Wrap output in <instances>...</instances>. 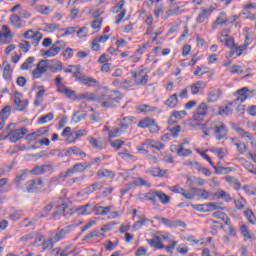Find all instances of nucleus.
I'll list each match as a JSON object with an SVG mask.
<instances>
[{"instance_id":"obj_1","label":"nucleus","mask_w":256,"mask_h":256,"mask_svg":"<svg viewBox=\"0 0 256 256\" xmlns=\"http://www.w3.org/2000/svg\"><path fill=\"white\" fill-rule=\"evenodd\" d=\"M211 131H214V136L217 141H221L227 137V126L221 121L217 120H209L202 125V137H209L211 135Z\"/></svg>"},{"instance_id":"obj_2","label":"nucleus","mask_w":256,"mask_h":256,"mask_svg":"<svg viewBox=\"0 0 256 256\" xmlns=\"http://www.w3.org/2000/svg\"><path fill=\"white\" fill-rule=\"evenodd\" d=\"M96 103H99L104 109H112V107H117V104L121 103V94L119 91L106 90L97 97Z\"/></svg>"},{"instance_id":"obj_3","label":"nucleus","mask_w":256,"mask_h":256,"mask_svg":"<svg viewBox=\"0 0 256 256\" xmlns=\"http://www.w3.org/2000/svg\"><path fill=\"white\" fill-rule=\"evenodd\" d=\"M15 123H10L5 130L0 134V141L9 139L10 143H17L20 139H23L29 130L27 128L15 129Z\"/></svg>"},{"instance_id":"obj_4","label":"nucleus","mask_w":256,"mask_h":256,"mask_svg":"<svg viewBox=\"0 0 256 256\" xmlns=\"http://www.w3.org/2000/svg\"><path fill=\"white\" fill-rule=\"evenodd\" d=\"M60 203L61 205L57 204V202H50L41 210L39 218L41 219L43 217H47V215H49V213H51V211L53 210V207H56L57 211L52 214V219H57V217H59V215H61V213H63L68 207L67 203L65 202V200H63V198H60Z\"/></svg>"},{"instance_id":"obj_5","label":"nucleus","mask_w":256,"mask_h":256,"mask_svg":"<svg viewBox=\"0 0 256 256\" xmlns=\"http://www.w3.org/2000/svg\"><path fill=\"white\" fill-rule=\"evenodd\" d=\"M81 225V222L78 224H70L62 229H58L57 231L50 232V239L55 243H59V241H63L65 239L66 235H69L71 231H74L76 227H79Z\"/></svg>"},{"instance_id":"obj_6","label":"nucleus","mask_w":256,"mask_h":256,"mask_svg":"<svg viewBox=\"0 0 256 256\" xmlns=\"http://www.w3.org/2000/svg\"><path fill=\"white\" fill-rule=\"evenodd\" d=\"M25 193H41L43 191V179L36 178L27 181L22 187Z\"/></svg>"},{"instance_id":"obj_7","label":"nucleus","mask_w":256,"mask_h":256,"mask_svg":"<svg viewBox=\"0 0 256 256\" xmlns=\"http://www.w3.org/2000/svg\"><path fill=\"white\" fill-rule=\"evenodd\" d=\"M50 67L51 62H49V60H40L36 65V68L31 72L33 79H41Z\"/></svg>"},{"instance_id":"obj_8","label":"nucleus","mask_w":256,"mask_h":256,"mask_svg":"<svg viewBox=\"0 0 256 256\" xmlns=\"http://www.w3.org/2000/svg\"><path fill=\"white\" fill-rule=\"evenodd\" d=\"M229 33H231L229 28L223 29L219 33L218 39L220 43H225V46L228 47V49H235V38L229 36Z\"/></svg>"},{"instance_id":"obj_9","label":"nucleus","mask_w":256,"mask_h":256,"mask_svg":"<svg viewBox=\"0 0 256 256\" xmlns=\"http://www.w3.org/2000/svg\"><path fill=\"white\" fill-rule=\"evenodd\" d=\"M131 75L135 85H146L147 81H149V75L146 69L132 71Z\"/></svg>"},{"instance_id":"obj_10","label":"nucleus","mask_w":256,"mask_h":256,"mask_svg":"<svg viewBox=\"0 0 256 256\" xmlns=\"http://www.w3.org/2000/svg\"><path fill=\"white\" fill-rule=\"evenodd\" d=\"M255 94L256 90H249L248 87H243L237 91L238 97L230 105H233V103H237V101H239L240 103H244V101H247V99H251V97H254Z\"/></svg>"},{"instance_id":"obj_11","label":"nucleus","mask_w":256,"mask_h":256,"mask_svg":"<svg viewBox=\"0 0 256 256\" xmlns=\"http://www.w3.org/2000/svg\"><path fill=\"white\" fill-rule=\"evenodd\" d=\"M253 43V40L251 39V36L247 34L245 36V41L243 45H240L238 47H235L233 50L230 51L229 57H233L236 55V57H241L245 51H247V47Z\"/></svg>"},{"instance_id":"obj_12","label":"nucleus","mask_w":256,"mask_h":256,"mask_svg":"<svg viewBox=\"0 0 256 256\" xmlns=\"http://www.w3.org/2000/svg\"><path fill=\"white\" fill-rule=\"evenodd\" d=\"M138 127L140 129H149L150 133H157L159 131V126L156 124L153 118H144L139 121Z\"/></svg>"},{"instance_id":"obj_13","label":"nucleus","mask_w":256,"mask_h":256,"mask_svg":"<svg viewBox=\"0 0 256 256\" xmlns=\"http://www.w3.org/2000/svg\"><path fill=\"white\" fill-rule=\"evenodd\" d=\"M155 219H157V221H161L165 227H169L170 229H177V227H187V224L181 220H171L160 216H155Z\"/></svg>"},{"instance_id":"obj_14","label":"nucleus","mask_w":256,"mask_h":256,"mask_svg":"<svg viewBox=\"0 0 256 256\" xmlns=\"http://www.w3.org/2000/svg\"><path fill=\"white\" fill-rule=\"evenodd\" d=\"M208 109H209V106H207V103L205 102L200 103L193 113L194 121H198V122L203 121L205 117H207Z\"/></svg>"},{"instance_id":"obj_15","label":"nucleus","mask_w":256,"mask_h":256,"mask_svg":"<svg viewBox=\"0 0 256 256\" xmlns=\"http://www.w3.org/2000/svg\"><path fill=\"white\" fill-rule=\"evenodd\" d=\"M147 243L154 249H165L163 244V234L156 232L152 235V239H147Z\"/></svg>"},{"instance_id":"obj_16","label":"nucleus","mask_w":256,"mask_h":256,"mask_svg":"<svg viewBox=\"0 0 256 256\" xmlns=\"http://www.w3.org/2000/svg\"><path fill=\"white\" fill-rule=\"evenodd\" d=\"M29 105V100L27 99H22L21 98V93L16 91L14 93V109L15 111H25Z\"/></svg>"},{"instance_id":"obj_17","label":"nucleus","mask_w":256,"mask_h":256,"mask_svg":"<svg viewBox=\"0 0 256 256\" xmlns=\"http://www.w3.org/2000/svg\"><path fill=\"white\" fill-rule=\"evenodd\" d=\"M176 123H177V119L172 114L168 120V125H169L168 131H170V133H172V137H174V138L179 137V132L181 131V126L177 125Z\"/></svg>"},{"instance_id":"obj_18","label":"nucleus","mask_w":256,"mask_h":256,"mask_svg":"<svg viewBox=\"0 0 256 256\" xmlns=\"http://www.w3.org/2000/svg\"><path fill=\"white\" fill-rule=\"evenodd\" d=\"M162 239L164 241H168V245L164 247V249H166V253H173V251H175V247H177V244L179 242H177V240H175V237L171 234H164L162 236Z\"/></svg>"},{"instance_id":"obj_19","label":"nucleus","mask_w":256,"mask_h":256,"mask_svg":"<svg viewBox=\"0 0 256 256\" xmlns=\"http://www.w3.org/2000/svg\"><path fill=\"white\" fill-rule=\"evenodd\" d=\"M205 87H207V82L203 80H199L196 83H193L189 86L191 95H200L203 91H205Z\"/></svg>"},{"instance_id":"obj_20","label":"nucleus","mask_w":256,"mask_h":256,"mask_svg":"<svg viewBox=\"0 0 256 256\" xmlns=\"http://www.w3.org/2000/svg\"><path fill=\"white\" fill-rule=\"evenodd\" d=\"M74 78L76 79V81H79V83H82V85H87L88 87H91V85H95V83H97L95 78L85 76L81 74V72H79L78 74L74 73Z\"/></svg>"},{"instance_id":"obj_21","label":"nucleus","mask_w":256,"mask_h":256,"mask_svg":"<svg viewBox=\"0 0 256 256\" xmlns=\"http://www.w3.org/2000/svg\"><path fill=\"white\" fill-rule=\"evenodd\" d=\"M213 13V7L203 8L196 18V23H205L209 19L210 15Z\"/></svg>"},{"instance_id":"obj_22","label":"nucleus","mask_w":256,"mask_h":256,"mask_svg":"<svg viewBox=\"0 0 256 256\" xmlns=\"http://www.w3.org/2000/svg\"><path fill=\"white\" fill-rule=\"evenodd\" d=\"M143 147H146V149H156V151H161L165 149V144L159 141L147 139L145 140Z\"/></svg>"},{"instance_id":"obj_23","label":"nucleus","mask_w":256,"mask_h":256,"mask_svg":"<svg viewBox=\"0 0 256 256\" xmlns=\"http://www.w3.org/2000/svg\"><path fill=\"white\" fill-rule=\"evenodd\" d=\"M234 130L238 133V135H240L241 137H244V139H248V141L251 142L252 147L256 148V139L253 138V135L251 133L245 131L241 127H236Z\"/></svg>"},{"instance_id":"obj_24","label":"nucleus","mask_w":256,"mask_h":256,"mask_svg":"<svg viewBox=\"0 0 256 256\" xmlns=\"http://www.w3.org/2000/svg\"><path fill=\"white\" fill-rule=\"evenodd\" d=\"M130 187H151V182L143 177L133 178L132 182L129 183Z\"/></svg>"},{"instance_id":"obj_25","label":"nucleus","mask_w":256,"mask_h":256,"mask_svg":"<svg viewBox=\"0 0 256 256\" xmlns=\"http://www.w3.org/2000/svg\"><path fill=\"white\" fill-rule=\"evenodd\" d=\"M93 211L95 215H109L111 211H113V206H101L99 204H96L93 206Z\"/></svg>"},{"instance_id":"obj_26","label":"nucleus","mask_w":256,"mask_h":256,"mask_svg":"<svg viewBox=\"0 0 256 256\" xmlns=\"http://www.w3.org/2000/svg\"><path fill=\"white\" fill-rule=\"evenodd\" d=\"M87 169H91V164H87L86 162L77 163L72 168H70V171H72V175L75 173H83L84 171H87Z\"/></svg>"},{"instance_id":"obj_27","label":"nucleus","mask_w":256,"mask_h":256,"mask_svg":"<svg viewBox=\"0 0 256 256\" xmlns=\"http://www.w3.org/2000/svg\"><path fill=\"white\" fill-rule=\"evenodd\" d=\"M59 93H63L65 97L68 99H72L73 101H77V96L75 95V91L69 89L67 86H59Z\"/></svg>"},{"instance_id":"obj_28","label":"nucleus","mask_w":256,"mask_h":256,"mask_svg":"<svg viewBox=\"0 0 256 256\" xmlns=\"http://www.w3.org/2000/svg\"><path fill=\"white\" fill-rule=\"evenodd\" d=\"M78 215H91L93 213V204L87 203L85 205L79 206L76 209Z\"/></svg>"},{"instance_id":"obj_29","label":"nucleus","mask_w":256,"mask_h":256,"mask_svg":"<svg viewBox=\"0 0 256 256\" xmlns=\"http://www.w3.org/2000/svg\"><path fill=\"white\" fill-rule=\"evenodd\" d=\"M10 23L14 29H21L23 27V19L18 14H12L10 16Z\"/></svg>"},{"instance_id":"obj_30","label":"nucleus","mask_w":256,"mask_h":256,"mask_svg":"<svg viewBox=\"0 0 256 256\" xmlns=\"http://www.w3.org/2000/svg\"><path fill=\"white\" fill-rule=\"evenodd\" d=\"M224 180L226 181V183L230 184L231 187H233V189H235L236 191H239V189H241V182L233 177V176H226L224 177Z\"/></svg>"},{"instance_id":"obj_31","label":"nucleus","mask_w":256,"mask_h":256,"mask_svg":"<svg viewBox=\"0 0 256 256\" xmlns=\"http://www.w3.org/2000/svg\"><path fill=\"white\" fill-rule=\"evenodd\" d=\"M164 105L169 107L170 109H175L177 105H179V99L177 98V94H172L165 102Z\"/></svg>"},{"instance_id":"obj_32","label":"nucleus","mask_w":256,"mask_h":256,"mask_svg":"<svg viewBox=\"0 0 256 256\" xmlns=\"http://www.w3.org/2000/svg\"><path fill=\"white\" fill-rule=\"evenodd\" d=\"M212 167L213 169H215L216 175H228V173H232V171H235V168L215 166V164Z\"/></svg>"},{"instance_id":"obj_33","label":"nucleus","mask_w":256,"mask_h":256,"mask_svg":"<svg viewBox=\"0 0 256 256\" xmlns=\"http://www.w3.org/2000/svg\"><path fill=\"white\" fill-rule=\"evenodd\" d=\"M147 173L152 175V177H165V175H167V170H163L161 168H150L147 170Z\"/></svg>"},{"instance_id":"obj_34","label":"nucleus","mask_w":256,"mask_h":256,"mask_svg":"<svg viewBox=\"0 0 256 256\" xmlns=\"http://www.w3.org/2000/svg\"><path fill=\"white\" fill-rule=\"evenodd\" d=\"M215 25H228V19H227V13L226 12H220L218 17L216 18L214 22L213 29H215Z\"/></svg>"},{"instance_id":"obj_35","label":"nucleus","mask_w":256,"mask_h":256,"mask_svg":"<svg viewBox=\"0 0 256 256\" xmlns=\"http://www.w3.org/2000/svg\"><path fill=\"white\" fill-rule=\"evenodd\" d=\"M231 141L234 142L238 153H240L241 155H243V153H246L247 145L245 144V142H240L239 140H237V138H231Z\"/></svg>"},{"instance_id":"obj_36","label":"nucleus","mask_w":256,"mask_h":256,"mask_svg":"<svg viewBox=\"0 0 256 256\" xmlns=\"http://www.w3.org/2000/svg\"><path fill=\"white\" fill-rule=\"evenodd\" d=\"M96 176L98 179H103V177H110V179H113V177H115V172L108 169H101L97 171Z\"/></svg>"},{"instance_id":"obj_37","label":"nucleus","mask_w":256,"mask_h":256,"mask_svg":"<svg viewBox=\"0 0 256 256\" xmlns=\"http://www.w3.org/2000/svg\"><path fill=\"white\" fill-rule=\"evenodd\" d=\"M83 99H85L86 101H96L97 102V97L92 92H85V93L78 95L76 101H81Z\"/></svg>"},{"instance_id":"obj_38","label":"nucleus","mask_w":256,"mask_h":256,"mask_svg":"<svg viewBox=\"0 0 256 256\" xmlns=\"http://www.w3.org/2000/svg\"><path fill=\"white\" fill-rule=\"evenodd\" d=\"M33 63H35V57L30 56L20 66V69H22V71H29V69H31L33 67Z\"/></svg>"},{"instance_id":"obj_39","label":"nucleus","mask_w":256,"mask_h":256,"mask_svg":"<svg viewBox=\"0 0 256 256\" xmlns=\"http://www.w3.org/2000/svg\"><path fill=\"white\" fill-rule=\"evenodd\" d=\"M183 13V7L178 6L166 11L165 19H169V17H173L175 15H181Z\"/></svg>"},{"instance_id":"obj_40","label":"nucleus","mask_w":256,"mask_h":256,"mask_svg":"<svg viewBox=\"0 0 256 256\" xmlns=\"http://www.w3.org/2000/svg\"><path fill=\"white\" fill-rule=\"evenodd\" d=\"M34 9L37 13H40V15H49V13H53V9L45 5L35 6Z\"/></svg>"},{"instance_id":"obj_41","label":"nucleus","mask_w":256,"mask_h":256,"mask_svg":"<svg viewBox=\"0 0 256 256\" xmlns=\"http://www.w3.org/2000/svg\"><path fill=\"white\" fill-rule=\"evenodd\" d=\"M99 237H105V234L102 233L101 230H94L84 237V241H89V239H97Z\"/></svg>"},{"instance_id":"obj_42","label":"nucleus","mask_w":256,"mask_h":256,"mask_svg":"<svg viewBox=\"0 0 256 256\" xmlns=\"http://www.w3.org/2000/svg\"><path fill=\"white\" fill-rule=\"evenodd\" d=\"M211 153H214L218 157V159H224V157L227 155V149L225 148H216L213 147L210 149Z\"/></svg>"},{"instance_id":"obj_43","label":"nucleus","mask_w":256,"mask_h":256,"mask_svg":"<svg viewBox=\"0 0 256 256\" xmlns=\"http://www.w3.org/2000/svg\"><path fill=\"white\" fill-rule=\"evenodd\" d=\"M193 167L197 169L199 173H202L205 177H211V172L207 167L201 166L199 163L194 162Z\"/></svg>"},{"instance_id":"obj_44","label":"nucleus","mask_w":256,"mask_h":256,"mask_svg":"<svg viewBox=\"0 0 256 256\" xmlns=\"http://www.w3.org/2000/svg\"><path fill=\"white\" fill-rule=\"evenodd\" d=\"M137 110L140 111V113H153L154 111H157V107H153L147 104H142L137 106Z\"/></svg>"},{"instance_id":"obj_45","label":"nucleus","mask_w":256,"mask_h":256,"mask_svg":"<svg viewBox=\"0 0 256 256\" xmlns=\"http://www.w3.org/2000/svg\"><path fill=\"white\" fill-rule=\"evenodd\" d=\"M50 69L52 73H59V71H63V64L61 61L53 60L52 63H50Z\"/></svg>"},{"instance_id":"obj_46","label":"nucleus","mask_w":256,"mask_h":256,"mask_svg":"<svg viewBox=\"0 0 256 256\" xmlns=\"http://www.w3.org/2000/svg\"><path fill=\"white\" fill-rule=\"evenodd\" d=\"M85 117H87V112L76 111V112H74V114L72 116V121L74 123H79L80 121H83V119H85Z\"/></svg>"},{"instance_id":"obj_47","label":"nucleus","mask_w":256,"mask_h":256,"mask_svg":"<svg viewBox=\"0 0 256 256\" xmlns=\"http://www.w3.org/2000/svg\"><path fill=\"white\" fill-rule=\"evenodd\" d=\"M43 133H45V129L41 128V129L37 130L36 132L26 135L25 139H26V141H35V139H37L38 137H41V135H43Z\"/></svg>"},{"instance_id":"obj_48","label":"nucleus","mask_w":256,"mask_h":256,"mask_svg":"<svg viewBox=\"0 0 256 256\" xmlns=\"http://www.w3.org/2000/svg\"><path fill=\"white\" fill-rule=\"evenodd\" d=\"M67 153L68 155H76L77 157H87V154L77 147L68 148Z\"/></svg>"},{"instance_id":"obj_49","label":"nucleus","mask_w":256,"mask_h":256,"mask_svg":"<svg viewBox=\"0 0 256 256\" xmlns=\"http://www.w3.org/2000/svg\"><path fill=\"white\" fill-rule=\"evenodd\" d=\"M53 119H55V115L50 112L38 118V123L39 125H45V123H49L50 121H53Z\"/></svg>"},{"instance_id":"obj_50","label":"nucleus","mask_w":256,"mask_h":256,"mask_svg":"<svg viewBox=\"0 0 256 256\" xmlns=\"http://www.w3.org/2000/svg\"><path fill=\"white\" fill-rule=\"evenodd\" d=\"M131 123H133V117H131V116L124 117L120 121V129L122 131H126V129H129V126H130Z\"/></svg>"},{"instance_id":"obj_51","label":"nucleus","mask_w":256,"mask_h":256,"mask_svg":"<svg viewBox=\"0 0 256 256\" xmlns=\"http://www.w3.org/2000/svg\"><path fill=\"white\" fill-rule=\"evenodd\" d=\"M212 217H215V219H221L223 222L226 223V225H229V223H231V220H229V216L221 211L212 213Z\"/></svg>"},{"instance_id":"obj_52","label":"nucleus","mask_w":256,"mask_h":256,"mask_svg":"<svg viewBox=\"0 0 256 256\" xmlns=\"http://www.w3.org/2000/svg\"><path fill=\"white\" fill-rule=\"evenodd\" d=\"M157 193L156 190H150L146 193V201H151L152 205H157Z\"/></svg>"},{"instance_id":"obj_53","label":"nucleus","mask_w":256,"mask_h":256,"mask_svg":"<svg viewBox=\"0 0 256 256\" xmlns=\"http://www.w3.org/2000/svg\"><path fill=\"white\" fill-rule=\"evenodd\" d=\"M25 179H27V171L22 170L20 173L16 175V178H15L16 187H21V183H23Z\"/></svg>"},{"instance_id":"obj_54","label":"nucleus","mask_w":256,"mask_h":256,"mask_svg":"<svg viewBox=\"0 0 256 256\" xmlns=\"http://www.w3.org/2000/svg\"><path fill=\"white\" fill-rule=\"evenodd\" d=\"M240 233L245 237L246 239H255V235H253L250 231L247 225L243 224L240 227Z\"/></svg>"},{"instance_id":"obj_55","label":"nucleus","mask_w":256,"mask_h":256,"mask_svg":"<svg viewBox=\"0 0 256 256\" xmlns=\"http://www.w3.org/2000/svg\"><path fill=\"white\" fill-rule=\"evenodd\" d=\"M61 53L59 51V47H56L54 44L51 46L49 50H46L44 52V57H56V55H59Z\"/></svg>"},{"instance_id":"obj_56","label":"nucleus","mask_w":256,"mask_h":256,"mask_svg":"<svg viewBox=\"0 0 256 256\" xmlns=\"http://www.w3.org/2000/svg\"><path fill=\"white\" fill-rule=\"evenodd\" d=\"M192 154L193 151H191V149H185L183 143L179 144L178 157H189V155Z\"/></svg>"},{"instance_id":"obj_57","label":"nucleus","mask_w":256,"mask_h":256,"mask_svg":"<svg viewBox=\"0 0 256 256\" xmlns=\"http://www.w3.org/2000/svg\"><path fill=\"white\" fill-rule=\"evenodd\" d=\"M244 215H245L247 221L251 223V225H256V217H255V214L253 213V210L246 209L244 211Z\"/></svg>"},{"instance_id":"obj_58","label":"nucleus","mask_w":256,"mask_h":256,"mask_svg":"<svg viewBox=\"0 0 256 256\" xmlns=\"http://www.w3.org/2000/svg\"><path fill=\"white\" fill-rule=\"evenodd\" d=\"M81 72V66L79 65H70L68 68L64 69V73H72V77H75V73L79 75Z\"/></svg>"},{"instance_id":"obj_59","label":"nucleus","mask_w":256,"mask_h":256,"mask_svg":"<svg viewBox=\"0 0 256 256\" xmlns=\"http://www.w3.org/2000/svg\"><path fill=\"white\" fill-rule=\"evenodd\" d=\"M11 115V106H6L0 111V119L1 121H5L6 119H9V116Z\"/></svg>"},{"instance_id":"obj_60","label":"nucleus","mask_w":256,"mask_h":256,"mask_svg":"<svg viewBox=\"0 0 256 256\" xmlns=\"http://www.w3.org/2000/svg\"><path fill=\"white\" fill-rule=\"evenodd\" d=\"M157 197L160 200V202L162 203V205H167L169 203V201H171V197H169L167 194L158 191L157 192Z\"/></svg>"},{"instance_id":"obj_61","label":"nucleus","mask_w":256,"mask_h":256,"mask_svg":"<svg viewBox=\"0 0 256 256\" xmlns=\"http://www.w3.org/2000/svg\"><path fill=\"white\" fill-rule=\"evenodd\" d=\"M217 199H223L226 201V203H229L231 201V195L227 193L226 191L220 190L217 192Z\"/></svg>"},{"instance_id":"obj_62","label":"nucleus","mask_w":256,"mask_h":256,"mask_svg":"<svg viewBox=\"0 0 256 256\" xmlns=\"http://www.w3.org/2000/svg\"><path fill=\"white\" fill-rule=\"evenodd\" d=\"M76 248L73 245H68L66 246L61 252H60V256H69L71 255V253H75Z\"/></svg>"},{"instance_id":"obj_63","label":"nucleus","mask_w":256,"mask_h":256,"mask_svg":"<svg viewBox=\"0 0 256 256\" xmlns=\"http://www.w3.org/2000/svg\"><path fill=\"white\" fill-rule=\"evenodd\" d=\"M20 217H23V212L21 210H11L9 214V218L12 221H18Z\"/></svg>"},{"instance_id":"obj_64","label":"nucleus","mask_w":256,"mask_h":256,"mask_svg":"<svg viewBox=\"0 0 256 256\" xmlns=\"http://www.w3.org/2000/svg\"><path fill=\"white\" fill-rule=\"evenodd\" d=\"M231 113H233L231 106L220 107L218 111V115H221L222 117H227L228 115H231Z\"/></svg>"}]
</instances>
